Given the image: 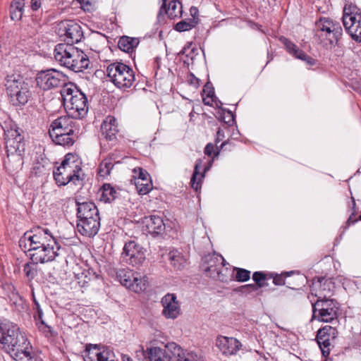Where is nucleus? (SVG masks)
<instances>
[{"instance_id": "b1692460", "label": "nucleus", "mask_w": 361, "mask_h": 361, "mask_svg": "<svg viewBox=\"0 0 361 361\" xmlns=\"http://www.w3.org/2000/svg\"><path fill=\"white\" fill-rule=\"evenodd\" d=\"M116 276L122 286L132 289L135 292L142 289L141 287L138 288V279L134 276L131 270L120 269L116 271Z\"/></svg>"}, {"instance_id": "4d7b16f0", "label": "nucleus", "mask_w": 361, "mask_h": 361, "mask_svg": "<svg viewBox=\"0 0 361 361\" xmlns=\"http://www.w3.org/2000/svg\"><path fill=\"white\" fill-rule=\"evenodd\" d=\"M355 206L356 204H353V212L348 217V220L346 221V226L345 228H348L350 225L354 224L357 221V219L355 218Z\"/></svg>"}, {"instance_id": "864d4df0", "label": "nucleus", "mask_w": 361, "mask_h": 361, "mask_svg": "<svg viewBox=\"0 0 361 361\" xmlns=\"http://www.w3.org/2000/svg\"><path fill=\"white\" fill-rule=\"evenodd\" d=\"M223 111L224 113V116L222 118L223 121L228 126H232L234 122V115L229 110L224 109Z\"/></svg>"}, {"instance_id": "423d86ee", "label": "nucleus", "mask_w": 361, "mask_h": 361, "mask_svg": "<svg viewBox=\"0 0 361 361\" xmlns=\"http://www.w3.org/2000/svg\"><path fill=\"white\" fill-rule=\"evenodd\" d=\"M75 159V154H67L61 165L53 171L54 178L59 185H66L70 182L76 184L80 180L79 172L81 169L77 164Z\"/></svg>"}, {"instance_id": "a19ab883", "label": "nucleus", "mask_w": 361, "mask_h": 361, "mask_svg": "<svg viewBox=\"0 0 361 361\" xmlns=\"http://www.w3.org/2000/svg\"><path fill=\"white\" fill-rule=\"evenodd\" d=\"M171 264L176 269H181L183 267V258L178 250H171L168 254Z\"/></svg>"}, {"instance_id": "f704fd0d", "label": "nucleus", "mask_w": 361, "mask_h": 361, "mask_svg": "<svg viewBox=\"0 0 361 361\" xmlns=\"http://www.w3.org/2000/svg\"><path fill=\"white\" fill-rule=\"evenodd\" d=\"M138 44L139 40L137 38L122 36L118 40V47L121 51L130 53Z\"/></svg>"}, {"instance_id": "20e7f679", "label": "nucleus", "mask_w": 361, "mask_h": 361, "mask_svg": "<svg viewBox=\"0 0 361 361\" xmlns=\"http://www.w3.org/2000/svg\"><path fill=\"white\" fill-rule=\"evenodd\" d=\"M68 114L75 119L84 118L88 112L86 95L72 85H65L61 90Z\"/></svg>"}, {"instance_id": "774afa93", "label": "nucleus", "mask_w": 361, "mask_h": 361, "mask_svg": "<svg viewBox=\"0 0 361 361\" xmlns=\"http://www.w3.org/2000/svg\"><path fill=\"white\" fill-rule=\"evenodd\" d=\"M78 1L80 3V4H82H82H88V3H89V2H88V1H85V0H78Z\"/></svg>"}, {"instance_id": "6e6d98bb", "label": "nucleus", "mask_w": 361, "mask_h": 361, "mask_svg": "<svg viewBox=\"0 0 361 361\" xmlns=\"http://www.w3.org/2000/svg\"><path fill=\"white\" fill-rule=\"evenodd\" d=\"M39 329L45 334L46 336H52L56 334L52 327L48 324H44L43 326H39Z\"/></svg>"}, {"instance_id": "473e14b6", "label": "nucleus", "mask_w": 361, "mask_h": 361, "mask_svg": "<svg viewBox=\"0 0 361 361\" xmlns=\"http://www.w3.org/2000/svg\"><path fill=\"white\" fill-rule=\"evenodd\" d=\"M159 347L148 348L145 352V356L149 361H172L173 355H169L168 351Z\"/></svg>"}, {"instance_id": "e433bc0d", "label": "nucleus", "mask_w": 361, "mask_h": 361, "mask_svg": "<svg viewBox=\"0 0 361 361\" xmlns=\"http://www.w3.org/2000/svg\"><path fill=\"white\" fill-rule=\"evenodd\" d=\"M24 0H14L11 5V18L13 20H19L23 16Z\"/></svg>"}, {"instance_id": "49530a36", "label": "nucleus", "mask_w": 361, "mask_h": 361, "mask_svg": "<svg viewBox=\"0 0 361 361\" xmlns=\"http://www.w3.org/2000/svg\"><path fill=\"white\" fill-rule=\"evenodd\" d=\"M281 42L284 44L286 47L287 51L293 54L295 58H297V55L299 54V51H301L302 50H300L295 44H294L293 42L289 41L286 37H281L280 39Z\"/></svg>"}, {"instance_id": "69168bd1", "label": "nucleus", "mask_w": 361, "mask_h": 361, "mask_svg": "<svg viewBox=\"0 0 361 361\" xmlns=\"http://www.w3.org/2000/svg\"><path fill=\"white\" fill-rule=\"evenodd\" d=\"M122 360L123 361H133L132 358L127 355H123Z\"/></svg>"}, {"instance_id": "13d9d810", "label": "nucleus", "mask_w": 361, "mask_h": 361, "mask_svg": "<svg viewBox=\"0 0 361 361\" xmlns=\"http://www.w3.org/2000/svg\"><path fill=\"white\" fill-rule=\"evenodd\" d=\"M204 92H207V97L212 99L214 95V88L209 82H207L204 87Z\"/></svg>"}, {"instance_id": "1a4fd4ad", "label": "nucleus", "mask_w": 361, "mask_h": 361, "mask_svg": "<svg viewBox=\"0 0 361 361\" xmlns=\"http://www.w3.org/2000/svg\"><path fill=\"white\" fill-rule=\"evenodd\" d=\"M343 23L345 30L357 42L361 41V12L354 5H346L343 8Z\"/></svg>"}, {"instance_id": "9b49d317", "label": "nucleus", "mask_w": 361, "mask_h": 361, "mask_svg": "<svg viewBox=\"0 0 361 361\" xmlns=\"http://www.w3.org/2000/svg\"><path fill=\"white\" fill-rule=\"evenodd\" d=\"M316 35L330 44H338L343 35V30L338 23H334L328 18H320L316 23Z\"/></svg>"}, {"instance_id": "58836bf2", "label": "nucleus", "mask_w": 361, "mask_h": 361, "mask_svg": "<svg viewBox=\"0 0 361 361\" xmlns=\"http://www.w3.org/2000/svg\"><path fill=\"white\" fill-rule=\"evenodd\" d=\"M198 23V18H188L182 20L175 25V30L178 32L188 31L195 27Z\"/></svg>"}, {"instance_id": "4be33fe9", "label": "nucleus", "mask_w": 361, "mask_h": 361, "mask_svg": "<svg viewBox=\"0 0 361 361\" xmlns=\"http://www.w3.org/2000/svg\"><path fill=\"white\" fill-rule=\"evenodd\" d=\"M165 348H168V350L173 355L172 361H200V358L196 353L185 351L175 343H170Z\"/></svg>"}, {"instance_id": "bf43d9fd", "label": "nucleus", "mask_w": 361, "mask_h": 361, "mask_svg": "<svg viewBox=\"0 0 361 361\" xmlns=\"http://www.w3.org/2000/svg\"><path fill=\"white\" fill-rule=\"evenodd\" d=\"M42 6V0H31L30 7L32 11H37Z\"/></svg>"}, {"instance_id": "bb28decb", "label": "nucleus", "mask_w": 361, "mask_h": 361, "mask_svg": "<svg viewBox=\"0 0 361 361\" xmlns=\"http://www.w3.org/2000/svg\"><path fill=\"white\" fill-rule=\"evenodd\" d=\"M101 131L107 140H115L118 132L116 119L114 117L108 116L101 126Z\"/></svg>"}, {"instance_id": "7ed1b4c3", "label": "nucleus", "mask_w": 361, "mask_h": 361, "mask_svg": "<svg viewBox=\"0 0 361 361\" xmlns=\"http://www.w3.org/2000/svg\"><path fill=\"white\" fill-rule=\"evenodd\" d=\"M55 61L74 72H82L90 66V59L82 50L72 44H58L54 51Z\"/></svg>"}, {"instance_id": "39448f33", "label": "nucleus", "mask_w": 361, "mask_h": 361, "mask_svg": "<svg viewBox=\"0 0 361 361\" xmlns=\"http://www.w3.org/2000/svg\"><path fill=\"white\" fill-rule=\"evenodd\" d=\"M6 92L14 106H24L29 101L32 93L29 83L20 74L13 73L5 79Z\"/></svg>"}, {"instance_id": "ea45409f", "label": "nucleus", "mask_w": 361, "mask_h": 361, "mask_svg": "<svg viewBox=\"0 0 361 361\" xmlns=\"http://www.w3.org/2000/svg\"><path fill=\"white\" fill-rule=\"evenodd\" d=\"M250 271L243 268L233 267V281L240 283L246 282L250 280Z\"/></svg>"}, {"instance_id": "3c124183", "label": "nucleus", "mask_w": 361, "mask_h": 361, "mask_svg": "<svg viewBox=\"0 0 361 361\" xmlns=\"http://www.w3.org/2000/svg\"><path fill=\"white\" fill-rule=\"evenodd\" d=\"M235 290L247 294L254 291H257V286H255L254 284H246L238 287V288L235 289Z\"/></svg>"}, {"instance_id": "f8f14e48", "label": "nucleus", "mask_w": 361, "mask_h": 361, "mask_svg": "<svg viewBox=\"0 0 361 361\" xmlns=\"http://www.w3.org/2000/svg\"><path fill=\"white\" fill-rule=\"evenodd\" d=\"M29 232V247H61L47 228L35 226Z\"/></svg>"}, {"instance_id": "ddd939ff", "label": "nucleus", "mask_w": 361, "mask_h": 361, "mask_svg": "<svg viewBox=\"0 0 361 361\" xmlns=\"http://www.w3.org/2000/svg\"><path fill=\"white\" fill-rule=\"evenodd\" d=\"M63 251L64 249L61 247H29V255L33 262L44 264L56 260L62 255Z\"/></svg>"}, {"instance_id": "a211bd4d", "label": "nucleus", "mask_w": 361, "mask_h": 361, "mask_svg": "<svg viewBox=\"0 0 361 361\" xmlns=\"http://www.w3.org/2000/svg\"><path fill=\"white\" fill-rule=\"evenodd\" d=\"M162 314L167 319H174L178 317L180 307L176 294L167 293L161 299Z\"/></svg>"}, {"instance_id": "412c9836", "label": "nucleus", "mask_w": 361, "mask_h": 361, "mask_svg": "<svg viewBox=\"0 0 361 361\" xmlns=\"http://www.w3.org/2000/svg\"><path fill=\"white\" fill-rule=\"evenodd\" d=\"M223 262L226 260L221 255L215 252L207 255L202 257V269L207 276L212 279L213 272L216 273Z\"/></svg>"}, {"instance_id": "6e6552de", "label": "nucleus", "mask_w": 361, "mask_h": 361, "mask_svg": "<svg viewBox=\"0 0 361 361\" xmlns=\"http://www.w3.org/2000/svg\"><path fill=\"white\" fill-rule=\"evenodd\" d=\"M312 319H317L319 322L328 323L338 318L340 304L335 299H317L316 302H312Z\"/></svg>"}, {"instance_id": "f257e3e1", "label": "nucleus", "mask_w": 361, "mask_h": 361, "mask_svg": "<svg viewBox=\"0 0 361 361\" xmlns=\"http://www.w3.org/2000/svg\"><path fill=\"white\" fill-rule=\"evenodd\" d=\"M0 348L16 361H39L26 336L11 322H0Z\"/></svg>"}, {"instance_id": "09e8293b", "label": "nucleus", "mask_w": 361, "mask_h": 361, "mask_svg": "<svg viewBox=\"0 0 361 361\" xmlns=\"http://www.w3.org/2000/svg\"><path fill=\"white\" fill-rule=\"evenodd\" d=\"M270 278H273V283L276 286H287V281L286 280L285 272H283L280 274H270Z\"/></svg>"}, {"instance_id": "0e129e2a", "label": "nucleus", "mask_w": 361, "mask_h": 361, "mask_svg": "<svg viewBox=\"0 0 361 361\" xmlns=\"http://www.w3.org/2000/svg\"><path fill=\"white\" fill-rule=\"evenodd\" d=\"M33 302H34V305H35L34 309H35L36 310H37L39 308H41L39 303V302H38V301L35 299V298H33Z\"/></svg>"}, {"instance_id": "393cba45", "label": "nucleus", "mask_w": 361, "mask_h": 361, "mask_svg": "<svg viewBox=\"0 0 361 361\" xmlns=\"http://www.w3.org/2000/svg\"><path fill=\"white\" fill-rule=\"evenodd\" d=\"M313 285L317 286L318 293L315 294L317 299L332 300L331 296L335 289V283L333 281L325 278H318L317 282H314Z\"/></svg>"}, {"instance_id": "c756f323", "label": "nucleus", "mask_w": 361, "mask_h": 361, "mask_svg": "<svg viewBox=\"0 0 361 361\" xmlns=\"http://www.w3.org/2000/svg\"><path fill=\"white\" fill-rule=\"evenodd\" d=\"M78 132L55 133L52 132L49 133V135L56 145L69 147L74 144L78 138Z\"/></svg>"}, {"instance_id": "8fccbe9b", "label": "nucleus", "mask_w": 361, "mask_h": 361, "mask_svg": "<svg viewBox=\"0 0 361 361\" xmlns=\"http://www.w3.org/2000/svg\"><path fill=\"white\" fill-rule=\"evenodd\" d=\"M133 173L135 179H150L147 171L142 168L134 169Z\"/></svg>"}, {"instance_id": "2f4dec72", "label": "nucleus", "mask_w": 361, "mask_h": 361, "mask_svg": "<svg viewBox=\"0 0 361 361\" xmlns=\"http://www.w3.org/2000/svg\"><path fill=\"white\" fill-rule=\"evenodd\" d=\"M77 219H91L100 217L97 204H77Z\"/></svg>"}, {"instance_id": "e2e57ef3", "label": "nucleus", "mask_w": 361, "mask_h": 361, "mask_svg": "<svg viewBox=\"0 0 361 361\" xmlns=\"http://www.w3.org/2000/svg\"><path fill=\"white\" fill-rule=\"evenodd\" d=\"M154 66H155V67H156L157 69H159V67H160L161 58H159V57H156V58L154 59Z\"/></svg>"}, {"instance_id": "0eeeda50", "label": "nucleus", "mask_w": 361, "mask_h": 361, "mask_svg": "<svg viewBox=\"0 0 361 361\" xmlns=\"http://www.w3.org/2000/svg\"><path fill=\"white\" fill-rule=\"evenodd\" d=\"M106 73L109 80L120 89L130 88L135 80L134 71L121 62L109 64L106 68Z\"/></svg>"}, {"instance_id": "f3484780", "label": "nucleus", "mask_w": 361, "mask_h": 361, "mask_svg": "<svg viewBox=\"0 0 361 361\" xmlns=\"http://www.w3.org/2000/svg\"><path fill=\"white\" fill-rule=\"evenodd\" d=\"M114 353L97 344H87L85 347L84 361H114Z\"/></svg>"}, {"instance_id": "f03ea898", "label": "nucleus", "mask_w": 361, "mask_h": 361, "mask_svg": "<svg viewBox=\"0 0 361 361\" xmlns=\"http://www.w3.org/2000/svg\"><path fill=\"white\" fill-rule=\"evenodd\" d=\"M3 129L7 154V160L5 161V164L12 171L21 169L25 149L24 137L20 132L21 130L16 123H13L6 124V127H3Z\"/></svg>"}, {"instance_id": "a18cd8bd", "label": "nucleus", "mask_w": 361, "mask_h": 361, "mask_svg": "<svg viewBox=\"0 0 361 361\" xmlns=\"http://www.w3.org/2000/svg\"><path fill=\"white\" fill-rule=\"evenodd\" d=\"M226 145V142H224L221 144L220 147H215L212 143H208L204 148V154L209 157L214 155V157H217L221 149Z\"/></svg>"}, {"instance_id": "2eb2a0df", "label": "nucleus", "mask_w": 361, "mask_h": 361, "mask_svg": "<svg viewBox=\"0 0 361 361\" xmlns=\"http://www.w3.org/2000/svg\"><path fill=\"white\" fill-rule=\"evenodd\" d=\"M122 255L126 261L133 267L141 265L145 260V250L134 240L126 243Z\"/></svg>"}, {"instance_id": "4c0bfd02", "label": "nucleus", "mask_w": 361, "mask_h": 361, "mask_svg": "<svg viewBox=\"0 0 361 361\" xmlns=\"http://www.w3.org/2000/svg\"><path fill=\"white\" fill-rule=\"evenodd\" d=\"M135 185L139 195H146L152 188L150 179H135Z\"/></svg>"}, {"instance_id": "6ab92c4d", "label": "nucleus", "mask_w": 361, "mask_h": 361, "mask_svg": "<svg viewBox=\"0 0 361 361\" xmlns=\"http://www.w3.org/2000/svg\"><path fill=\"white\" fill-rule=\"evenodd\" d=\"M91 219H77L76 228L78 232L85 237L95 236L100 228V217Z\"/></svg>"}, {"instance_id": "c9c22d12", "label": "nucleus", "mask_w": 361, "mask_h": 361, "mask_svg": "<svg viewBox=\"0 0 361 361\" xmlns=\"http://www.w3.org/2000/svg\"><path fill=\"white\" fill-rule=\"evenodd\" d=\"M202 166V160L197 159L195 165L194 172L191 178V185L196 191L200 188L201 179L204 178V174L200 173V169Z\"/></svg>"}, {"instance_id": "dca6fc26", "label": "nucleus", "mask_w": 361, "mask_h": 361, "mask_svg": "<svg viewBox=\"0 0 361 361\" xmlns=\"http://www.w3.org/2000/svg\"><path fill=\"white\" fill-rule=\"evenodd\" d=\"M59 31L65 36L67 44L78 43L83 38L81 26L73 20H64L59 24Z\"/></svg>"}, {"instance_id": "c85d7f7f", "label": "nucleus", "mask_w": 361, "mask_h": 361, "mask_svg": "<svg viewBox=\"0 0 361 361\" xmlns=\"http://www.w3.org/2000/svg\"><path fill=\"white\" fill-rule=\"evenodd\" d=\"M286 276L290 277L287 281V287L293 290L302 288L307 283L305 275L297 271H285Z\"/></svg>"}, {"instance_id": "5fc2aeb1", "label": "nucleus", "mask_w": 361, "mask_h": 361, "mask_svg": "<svg viewBox=\"0 0 361 361\" xmlns=\"http://www.w3.org/2000/svg\"><path fill=\"white\" fill-rule=\"evenodd\" d=\"M297 59L305 61L307 64L311 66L315 64V60L306 54L303 51H299V54L297 55Z\"/></svg>"}, {"instance_id": "9d476101", "label": "nucleus", "mask_w": 361, "mask_h": 361, "mask_svg": "<svg viewBox=\"0 0 361 361\" xmlns=\"http://www.w3.org/2000/svg\"><path fill=\"white\" fill-rule=\"evenodd\" d=\"M35 80L37 87L44 91L68 85L66 75L54 68L39 71Z\"/></svg>"}, {"instance_id": "cd10ccee", "label": "nucleus", "mask_w": 361, "mask_h": 361, "mask_svg": "<svg viewBox=\"0 0 361 361\" xmlns=\"http://www.w3.org/2000/svg\"><path fill=\"white\" fill-rule=\"evenodd\" d=\"M146 231L153 237L162 235L165 231L163 219L157 216H151L146 221Z\"/></svg>"}, {"instance_id": "c03bdc74", "label": "nucleus", "mask_w": 361, "mask_h": 361, "mask_svg": "<svg viewBox=\"0 0 361 361\" xmlns=\"http://www.w3.org/2000/svg\"><path fill=\"white\" fill-rule=\"evenodd\" d=\"M38 263L33 262L32 261L25 264L23 267V271L25 276L30 280L33 279L37 276V264Z\"/></svg>"}, {"instance_id": "680f3d73", "label": "nucleus", "mask_w": 361, "mask_h": 361, "mask_svg": "<svg viewBox=\"0 0 361 361\" xmlns=\"http://www.w3.org/2000/svg\"><path fill=\"white\" fill-rule=\"evenodd\" d=\"M43 317V311L42 308H39L37 310H36V313L34 315L35 320L37 322L38 319H42Z\"/></svg>"}, {"instance_id": "338daca9", "label": "nucleus", "mask_w": 361, "mask_h": 361, "mask_svg": "<svg viewBox=\"0 0 361 361\" xmlns=\"http://www.w3.org/2000/svg\"><path fill=\"white\" fill-rule=\"evenodd\" d=\"M78 1L80 3V4H82H82H88V3H89V2H88V1H85V0H78Z\"/></svg>"}, {"instance_id": "5701e85b", "label": "nucleus", "mask_w": 361, "mask_h": 361, "mask_svg": "<svg viewBox=\"0 0 361 361\" xmlns=\"http://www.w3.org/2000/svg\"><path fill=\"white\" fill-rule=\"evenodd\" d=\"M216 345L223 354L233 355L239 350L241 343L235 338L221 336L217 338Z\"/></svg>"}, {"instance_id": "4468645a", "label": "nucleus", "mask_w": 361, "mask_h": 361, "mask_svg": "<svg viewBox=\"0 0 361 361\" xmlns=\"http://www.w3.org/2000/svg\"><path fill=\"white\" fill-rule=\"evenodd\" d=\"M338 335L336 327L324 326L317 332L316 341L322 351V356L327 357L330 354V347Z\"/></svg>"}, {"instance_id": "37998d69", "label": "nucleus", "mask_w": 361, "mask_h": 361, "mask_svg": "<svg viewBox=\"0 0 361 361\" xmlns=\"http://www.w3.org/2000/svg\"><path fill=\"white\" fill-rule=\"evenodd\" d=\"M252 280L255 281V286H257V290L267 286V275L262 271H255L252 274Z\"/></svg>"}, {"instance_id": "de8ad7c7", "label": "nucleus", "mask_w": 361, "mask_h": 361, "mask_svg": "<svg viewBox=\"0 0 361 361\" xmlns=\"http://www.w3.org/2000/svg\"><path fill=\"white\" fill-rule=\"evenodd\" d=\"M113 167H114V164L111 161V160L104 159L100 164L99 169V173L101 176L109 175Z\"/></svg>"}, {"instance_id": "7c9ffc66", "label": "nucleus", "mask_w": 361, "mask_h": 361, "mask_svg": "<svg viewBox=\"0 0 361 361\" xmlns=\"http://www.w3.org/2000/svg\"><path fill=\"white\" fill-rule=\"evenodd\" d=\"M212 279L228 283L233 281V267H231L228 262H223L219 267L216 273L213 272Z\"/></svg>"}, {"instance_id": "052dcab7", "label": "nucleus", "mask_w": 361, "mask_h": 361, "mask_svg": "<svg viewBox=\"0 0 361 361\" xmlns=\"http://www.w3.org/2000/svg\"><path fill=\"white\" fill-rule=\"evenodd\" d=\"M190 15L192 16L191 18H197V16L198 15V9L197 7L192 6L190 9Z\"/></svg>"}, {"instance_id": "aec40b11", "label": "nucleus", "mask_w": 361, "mask_h": 361, "mask_svg": "<svg viewBox=\"0 0 361 361\" xmlns=\"http://www.w3.org/2000/svg\"><path fill=\"white\" fill-rule=\"evenodd\" d=\"M74 119V118H72L68 114V116H61L55 119L51 123L49 133L52 132L55 133L78 132V129L76 127V121Z\"/></svg>"}, {"instance_id": "603ef678", "label": "nucleus", "mask_w": 361, "mask_h": 361, "mask_svg": "<svg viewBox=\"0 0 361 361\" xmlns=\"http://www.w3.org/2000/svg\"><path fill=\"white\" fill-rule=\"evenodd\" d=\"M29 236L30 235V232L26 231L23 235L20 238L19 240V245L20 247L24 249H27L29 250Z\"/></svg>"}, {"instance_id": "79ce46f5", "label": "nucleus", "mask_w": 361, "mask_h": 361, "mask_svg": "<svg viewBox=\"0 0 361 361\" xmlns=\"http://www.w3.org/2000/svg\"><path fill=\"white\" fill-rule=\"evenodd\" d=\"M166 13L171 19L180 17L182 14L181 4L179 1H171Z\"/></svg>"}, {"instance_id": "a878e982", "label": "nucleus", "mask_w": 361, "mask_h": 361, "mask_svg": "<svg viewBox=\"0 0 361 361\" xmlns=\"http://www.w3.org/2000/svg\"><path fill=\"white\" fill-rule=\"evenodd\" d=\"M99 200L105 203H111L114 200H120V197L126 194L125 190H115L110 184L105 183L99 191Z\"/></svg>"}, {"instance_id": "72a5a7b5", "label": "nucleus", "mask_w": 361, "mask_h": 361, "mask_svg": "<svg viewBox=\"0 0 361 361\" xmlns=\"http://www.w3.org/2000/svg\"><path fill=\"white\" fill-rule=\"evenodd\" d=\"M51 167V163L46 158L41 157L37 159L34 164L32 173L37 176L47 175Z\"/></svg>"}]
</instances>
